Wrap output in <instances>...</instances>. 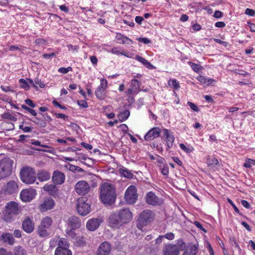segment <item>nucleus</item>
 <instances>
[{
  "label": "nucleus",
  "mask_w": 255,
  "mask_h": 255,
  "mask_svg": "<svg viewBox=\"0 0 255 255\" xmlns=\"http://www.w3.org/2000/svg\"><path fill=\"white\" fill-rule=\"evenodd\" d=\"M100 197L105 204L114 203L116 197L114 186L108 183L103 184L101 187Z\"/></svg>",
  "instance_id": "1"
},
{
  "label": "nucleus",
  "mask_w": 255,
  "mask_h": 255,
  "mask_svg": "<svg viewBox=\"0 0 255 255\" xmlns=\"http://www.w3.org/2000/svg\"><path fill=\"white\" fill-rule=\"evenodd\" d=\"M20 212L21 208L18 203L14 201L9 202L5 207L3 220L7 222H11Z\"/></svg>",
  "instance_id": "2"
},
{
  "label": "nucleus",
  "mask_w": 255,
  "mask_h": 255,
  "mask_svg": "<svg viewBox=\"0 0 255 255\" xmlns=\"http://www.w3.org/2000/svg\"><path fill=\"white\" fill-rule=\"evenodd\" d=\"M13 161L8 157L0 160V180L9 177L12 173Z\"/></svg>",
  "instance_id": "3"
},
{
  "label": "nucleus",
  "mask_w": 255,
  "mask_h": 255,
  "mask_svg": "<svg viewBox=\"0 0 255 255\" xmlns=\"http://www.w3.org/2000/svg\"><path fill=\"white\" fill-rule=\"evenodd\" d=\"M20 175L21 181L27 184L33 183L36 178V173L34 169L29 167H23L21 169Z\"/></svg>",
  "instance_id": "4"
},
{
  "label": "nucleus",
  "mask_w": 255,
  "mask_h": 255,
  "mask_svg": "<svg viewBox=\"0 0 255 255\" xmlns=\"http://www.w3.org/2000/svg\"><path fill=\"white\" fill-rule=\"evenodd\" d=\"M52 222V219L49 217H46L42 220L37 229V233L39 236L46 237L50 235L49 231Z\"/></svg>",
  "instance_id": "5"
},
{
  "label": "nucleus",
  "mask_w": 255,
  "mask_h": 255,
  "mask_svg": "<svg viewBox=\"0 0 255 255\" xmlns=\"http://www.w3.org/2000/svg\"><path fill=\"white\" fill-rule=\"evenodd\" d=\"M87 199L85 197L79 198L77 201L76 209L78 213L84 216L88 214L91 210L90 205L87 203Z\"/></svg>",
  "instance_id": "6"
},
{
  "label": "nucleus",
  "mask_w": 255,
  "mask_h": 255,
  "mask_svg": "<svg viewBox=\"0 0 255 255\" xmlns=\"http://www.w3.org/2000/svg\"><path fill=\"white\" fill-rule=\"evenodd\" d=\"M137 190L134 185L129 186L126 190L125 194V199L128 204H133L137 199Z\"/></svg>",
  "instance_id": "7"
},
{
  "label": "nucleus",
  "mask_w": 255,
  "mask_h": 255,
  "mask_svg": "<svg viewBox=\"0 0 255 255\" xmlns=\"http://www.w3.org/2000/svg\"><path fill=\"white\" fill-rule=\"evenodd\" d=\"M117 213L121 219L120 221L122 222L123 224L129 223L132 219V213L129 208H122Z\"/></svg>",
  "instance_id": "8"
},
{
  "label": "nucleus",
  "mask_w": 255,
  "mask_h": 255,
  "mask_svg": "<svg viewBox=\"0 0 255 255\" xmlns=\"http://www.w3.org/2000/svg\"><path fill=\"white\" fill-rule=\"evenodd\" d=\"M154 217V213L150 210H144L140 213L138 218V222L140 225H146L150 222Z\"/></svg>",
  "instance_id": "9"
},
{
  "label": "nucleus",
  "mask_w": 255,
  "mask_h": 255,
  "mask_svg": "<svg viewBox=\"0 0 255 255\" xmlns=\"http://www.w3.org/2000/svg\"><path fill=\"white\" fill-rule=\"evenodd\" d=\"M18 188L17 182L14 180H11L2 187L1 190L6 194L11 195L16 193Z\"/></svg>",
  "instance_id": "10"
},
{
  "label": "nucleus",
  "mask_w": 255,
  "mask_h": 255,
  "mask_svg": "<svg viewBox=\"0 0 255 255\" xmlns=\"http://www.w3.org/2000/svg\"><path fill=\"white\" fill-rule=\"evenodd\" d=\"M75 191L77 194L81 195H85L90 190V186L88 183L84 180L78 181L75 186Z\"/></svg>",
  "instance_id": "11"
},
{
  "label": "nucleus",
  "mask_w": 255,
  "mask_h": 255,
  "mask_svg": "<svg viewBox=\"0 0 255 255\" xmlns=\"http://www.w3.org/2000/svg\"><path fill=\"white\" fill-rule=\"evenodd\" d=\"M121 219L117 213H114L111 214L108 219V221L109 226L112 228H119L123 225Z\"/></svg>",
  "instance_id": "12"
},
{
  "label": "nucleus",
  "mask_w": 255,
  "mask_h": 255,
  "mask_svg": "<svg viewBox=\"0 0 255 255\" xmlns=\"http://www.w3.org/2000/svg\"><path fill=\"white\" fill-rule=\"evenodd\" d=\"M36 193V190L34 189H24L20 193V198L23 201L28 202L34 198Z\"/></svg>",
  "instance_id": "13"
},
{
  "label": "nucleus",
  "mask_w": 255,
  "mask_h": 255,
  "mask_svg": "<svg viewBox=\"0 0 255 255\" xmlns=\"http://www.w3.org/2000/svg\"><path fill=\"white\" fill-rule=\"evenodd\" d=\"M162 253L164 255H179V251L176 245L170 244L164 246Z\"/></svg>",
  "instance_id": "14"
},
{
  "label": "nucleus",
  "mask_w": 255,
  "mask_h": 255,
  "mask_svg": "<svg viewBox=\"0 0 255 255\" xmlns=\"http://www.w3.org/2000/svg\"><path fill=\"white\" fill-rule=\"evenodd\" d=\"M146 201L147 204L152 206L160 205L162 204L161 200L152 192H149L146 194Z\"/></svg>",
  "instance_id": "15"
},
{
  "label": "nucleus",
  "mask_w": 255,
  "mask_h": 255,
  "mask_svg": "<svg viewBox=\"0 0 255 255\" xmlns=\"http://www.w3.org/2000/svg\"><path fill=\"white\" fill-rule=\"evenodd\" d=\"M65 179L64 174L60 171L55 170L53 172L52 180L55 185H60L64 183Z\"/></svg>",
  "instance_id": "16"
},
{
  "label": "nucleus",
  "mask_w": 255,
  "mask_h": 255,
  "mask_svg": "<svg viewBox=\"0 0 255 255\" xmlns=\"http://www.w3.org/2000/svg\"><path fill=\"white\" fill-rule=\"evenodd\" d=\"M161 130L159 127H154L150 129L145 135L146 140H151L159 136Z\"/></svg>",
  "instance_id": "17"
},
{
  "label": "nucleus",
  "mask_w": 255,
  "mask_h": 255,
  "mask_svg": "<svg viewBox=\"0 0 255 255\" xmlns=\"http://www.w3.org/2000/svg\"><path fill=\"white\" fill-rule=\"evenodd\" d=\"M111 251V245L107 242L101 244L97 250L98 255H109Z\"/></svg>",
  "instance_id": "18"
},
{
  "label": "nucleus",
  "mask_w": 255,
  "mask_h": 255,
  "mask_svg": "<svg viewBox=\"0 0 255 255\" xmlns=\"http://www.w3.org/2000/svg\"><path fill=\"white\" fill-rule=\"evenodd\" d=\"M22 227L27 233H31L34 228V223L33 221L27 217L22 222Z\"/></svg>",
  "instance_id": "19"
},
{
  "label": "nucleus",
  "mask_w": 255,
  "mask_h": 255,
  "mask_svg": "<svg viewBox=\"0 0 255 255\" xmlns=\"http://www.w3.org/2000/svg\"><path fill=\"white\" fill-rule=\"evenodd\" d=\"M68 225L72 230H75L80 227L81 223L78 217L72 216L68 218Z\"/></svg>",
  "instance_id": "20"
},
{
  "label": "nucleus",
  "mask_w": 255,
  "mask_h": 255,
  "mask_svg": "<svg viewBox=\"0 0 255 255\" xmlns=\"http://www.w3.org/2000/svg\"><path fill=\"white\" fill-rule=\"evenodd\" d=\"M0 242L12 246L15 243V239L11 234L4 233L0 236Z\"/></svg>",
  "instance_id": "21"
},
{
  "label": "nucleus",
  "mask_w": 255,
  "mask_h": 255,
  "mask_svg": "<svg viewBox=\"0 0 255 255\" xmlns=\"http://www.w3.org/2000/svg\"><path fill=\"white\" fill-rule=\"evenodd\" d=\"M54 201L51 198L45 199L41 205L40 209L42 211H46L50 210L54 206Z\"/></svg>",
  "instance_id": "22"
},
{
  "label": "nucleus",
  "mask_w": 255,
  "mask_h": 255,
  "mask_svg": "<svg viewBox=\"0 0 255 255\" xmlns=\"http://www.w3.org/2000/svg\"><path fill=\"white\" fill-rule=\"evenodd\" d=\"M100 226V220L97 218H93L88 221L86 224L87 229L91 231L96 230Z\"/></svg>",
  "instance_id": "23"
},
{
  "label": "nucleus",
  "mask_w": 255,
  "mask_h": 255,
  "mask_svg": "<svg viewBox=\"0 0 255 255\" xmlns=\"http://www.w3.org/2000/svg\"><path fill=\"white\" fill-rule=\"evenodd\" d=\"M163 133L164 136L166 137V142L167 147L168 148H170L173 145V143L174 141V137L170 133L169 130L167 129H164Z\"/></svg>",
  "instance_id": "24"
},
{
  "label": "nucleus",
  "mask_w": 255,
  "mask_h": 255,
  "mask_svg": "<svg viewBox=\"0 0 255 255\" xmlns=\"http://www.w3.org/2000/svg\"><path fill=\"white\" fill-rule=\"evenodd\" d=\"M37 176L40 181H45L49 180L50 178V174L49 172L45 170L39 171Z\"/></svg>",
  "instance_id": "25"
},
{
  "label": "nucleus",
  "mask_w": 255,
  "mask_h": 255,
  "mask_svg": "<svg viewBox=\"0 0 255 255\" xmlns=\"http://www.w3.org/2000/svg\"><path fill=\"white\" fill-rule=\"evenodd\" d=\"M43 190L52 196L55 195L57 193V189L55 184H46L43 187Z\"/></svg>",
  "instance_id": "26"
},
{
  "label": "nucleus",
  "mask_w": 255,
  "mask_h": 255,
  "mask_svg": "<svg viewBox=\"0 0 255 255\" xmlns=\"http://www.w3.org/2000/svg\"><path fill=\"white\" fill-rule=\"evenodd\" d=\"M134 58L141 63L143 65H144L149 69H153L155 68V67L149 62L146 60L145 58L139 55H136Z\"/></svg>",
  "instance_id": "27"
},
{
  "label": "nucleus",
  "mask_w": 255,
  "mask_h": 255,
  "mask_svg": "<svg viewBox=\"0 0 255 255\" xmlns=\"http://www.w3.org/2000/svg\"><path fill=\"white\" fill-rule=\"evenodd\" d=\"M116 39L118 41V43L120 44H128L129 43H128L127 41H128L130 42L131 43H132V41L128 38L127 36H125L124 35H122V34L118 33L117 34V35L116 36Z\"/></svg>",
  "instance_id": "28"
},
{
  "label": "nucleus",
  "mask_w": 255,
  "mask_h": 255,
  "mask_svg": "<svg viewBox=\"0 0 255 255\" xmlns=\"http://www.w3.org/2000/svg\"><path fill=\"white\" fill-rule=\"evenodd\" d=\"M12 253L13 255H27V254L26 250L19 245L14 247Z\"/></svg>",
  "instance_id": "29"
},
{
  "label": "nucleus",
  "mask_w": 255,
  "mask_h": 255,
  "mask_svg": "<svg viewBox=\"0 0 255 255\" xmlns=\"http://www.w3.org/2000/svg\"><path fill=\"white\" fill-rule=\"evenodd\" d=\"M198 252V248L195 245H191L184 252L183 255H196Z\"/></svg>",
  "instance_id": "30"
},
{
  "label": "nucleus",
  "mask_w": 255,
  "mask_h": 255,
  "mask_svg": "<svg viewBox=\"0 0 255 255\" xmlns=\"http://www.w3.org/2000/svg\"><path fill=\"white\" fill-rule=\"evenodd\" d=\"M119 171L120 174L125 177L128 179L133 178V174L126 168L123 167L119 169Z\"/></svg>",
  "instance_id": "31"
},
{
  "label": "nucleus",
  "mask_w": 255,
  "mask_h": 255,
  "mask_svg": "<svg viewBox=\"0 0 255 255\" xmlns=\"http://www.w3.org/2000/svg\"><path fill=\"white\" fill-rule=\"evenodd\" d=\"M72 252L69 249L56 248L54 255H72Z\"/></svg>",
  "instance_id": "32"
},
{
  "label": "nucleus",
  "mask_w": 255,
  "mask_h": 255,
  "mask_svg": "<svg viewBox=\"0 0 255 255\" xmlns=\"http://www.w3.org/2000/svg\"><path fill=\"white\" fill-rule=\"evenodd\" d=\"M105 89L102 87H98L95 91L96 96L100 100H103L105 97Z\"/></svg>",
  "instance_id": "33"
},
{
  "label": "nucleus",
  "mask_w": 255,
  "mask_h": 255,
  "mask_svg": "<svg viewBox=\"0 0 255 255\" xmlns=\"http://www.w3.org/2000/svg\"><path fill=\"white\" fill-rule=\"evenodd\" d=\"M130 112L128 110H125L118 115V117L121 122L126 121L129 116Z\"/></svg>",
  "instance_id": "34"
},
{
  "label": "nucleus",
  "mask_w": 255,
  "mask_h": 255,
  "mask_svg": "<svg viewBox=\"0 0 255 255\" xmlns=\"http://www.w3.org/2000/svg\"><path fill=\"white\" fill-rule=\"evenodd\" d=\"M197 80L202 84H205L207 86L209 85L215 80L211 78H206L204 76H199L197 77Z\"/></svg>",
  "instance_id": "35"
},
{
  "label": "nucleus",
  "mask_w": 255,
  "mask_h": 255,
  "mask_svg": "<svg viewBox=\"0 0 255 255\" xmlns=\"http://www.w3.org/2000/svg\"><path fill=\"white\" fill-rule=\"evenodd\" d=\"M1 117L3 119L7 120L12 122H16L17 121V118L9 112L4 113L1 115Z\"/></svg>",
  "instance_id": "36"
},
{
  "label": "nucleus",
  "mask_w": 255,
  "mask_h": 255,
  "mask_svg": "<svg viewBox=\"0 0 255 255\" xmlns=\"http://www.w3.org/2000/svg\"><path fill=\"white\" fill-rule=\"evenodd\" d=\"M58 247L57 248L68 249L69 244L67 239L61 238L58 243Z\"/></svg>",
  "instance_id": "37"
},
{
  "label": "nucleus",
  "mask_w": 255,
  "mask_h": 255,
  "mask_svg": "<svg viewBox=\"0 0 255 255\" xmlns=\"http://www.w3.org/2000/svg\"><path fill=\"white\" fill-rule=\"evenodd\" d=\"M31 121L41 128H44L47 125L46 123L43 120L37 118H34L33 120H31Z\"/></svg>",
  "instance_id": "38"
},
{
  "label": "nucleus",
  "mask_w": 255,
  "mask_h": 255,
  "mask_svg": "<svg viewBox=\"0 0 255 255\" xmlns=\"http://www.w3.org/2000/svg\"><path fill=\"white\" fill-rule=\"evenodd\" d=\"M131 88H133V89L134 90V93L138 92V90H139V82L136 79H133L131 81V84L130 86Z\"/></svg>",
  "instance_id": "39"
},
{
  "label": "nucleus",
  "mask_w": 255,
  "mask_h": 255,
  "mask_svg": "<svg viewBox=\"0 0 255 255\" xmlns=\"http://www.w3.org/2000/svg\"><path fill=\"white\" fill-rule=\"evenodd\" d=\"M168 85L172 87L174 89L177 90L179 88V83L175 79L169 80Z\"/></svg>",
  "instance_id": "40"
},
{
  "label": "nucleus",
  "mask_w": 255,
  "mask_h": 255,
  "mask_svg": "<svg viewBox=\"0 0 255 255\" xmlns=\"http://www.w3.org/2000/svg\"><path fill=\"white\" fill-rule=\"evenodd\" d=\"M207 164L208 166L217 165L219 164V161L216 158H208L207 160Z\"/></svg>",
  "instance_id": "41"
},
{
  "label": "nucleus",
  "mask_w": 255,
  "mask_h": 255,
  "mask_svg": "<svg viewBox=\"0 0 255 255\" xmlns=\"http://www.w3.org/2000/svg\"><path fill=\"white\" fill-rule=\"evenodd\" d=\"M188 64L192 68L193 70L196 72H198L202 68L200 65L193 63L192 62H188Z\"/></svg>",
  "instance_id": "42"
},
{
  "label": "nucleus",
  "mask_w": 255,
  "mask_h": 255,
  "mask_svg": "<svg viewBox=\"0 0 255 255\" xmlns=\"http://www.w3.org/2000/svg\"><path fill=\"white\" fill-rule=\"evenodd\" d=\"M19 83L21 84L20 87L21 88L24 89L26 90H28L29 89V86L27 83V82L23 79H20L19 80Z\"/></svg>",
  "instance_id": "43"
},
{
  "label": "nucleus",
  "mask_w": 255,
  "mask_h": 255,
  "mask_svg": "<svg viewBox=\"0 0 255 255\" xmlns=\"http://www.w3.org/2000/svg\"><path fill=\"white\" fill-rule=\"evenodd\" d=\"M69 169L70 171L75 172L76 171H78L79 172H82L84 171V170L82 168L74 165H70Z\"/></svg>",
  "instance_id": "44"
},
{
  "label": "nucleus",
  "mask_w": 255,
  "mask_h": 255,
  "mask_svg": "<svg viewBox=\"0 0 255 255\" xmlns=\"http://www.w3.org/2000/svg\"><path fill=\"white\" fill-rule=\"evenodd\" d=\"M179 146L180 148L186 153H190L194 150V148L193 147H187L183 143H180Z\"/></svg>",
  "instance_id": "45"
},
{
  "label": "nucleus",
  "mask_w": 255,
  "mask_h": 255,
  "mask_svg": "<svg viewBox=\"0 0 255 255\" xmlns=\"http://www.w3.org/2000/svg\"><path fill=\"white\" fill-rule=\"evenodd\" d=\"M21 108L23 109H24L25 110H26L27 111H28L29 113H30L32 115L34 116H36V115H37V113L33 109L28 107L27 106H26V105H21Z\"/></svg>",
  "instance_id": "46"
},
{
  "label": "nucleus",
  "mask_w": 255,
  "mask_h": 255,
  "mask_svg": "<svg viewBox=\"0 0 255 255\" xmlns=\"http://www.w3.org/2000/svg\"><path fill=\"white\" fill-rule=\"evenodd\" d=\"M179 250H184L186 248V244L182 240H178L177 245H176Z\"/></svg>",
  "instance_id": "47"
},
{
  "label": "nucleus",
  "mask_w": 255,
  "mask_h": 255,
  "mask_svg": "<svg viewBox=\"0 0 255 255\" xmlns=\"http://www.w3.org/2000/svg\"><path fill=\"white\" fill-rule=\"evenodd\" d=\"M34 84L35 85H38L41 88H43L45 87L44 83L38 78H35L34 79Z\"/></svg>",
  "instance_id": "48"
},
{
  "label": "nucleus",
  "mask_w": 255,
  "mask_h": 255,
  "mask_svg": "<svg viewBox=\"0 0 255 255\" xmlns=\"http://www.w3.org/2000/svg\"><path fill=\"white\" fill-rule=\"evenodd\" d=\"M72 70V69L71 67H68L67 68L61 67L59 68L58 72L63 74H66L69 71H71Z\"/></svg>",
  "instance_id": "49"
},
{
  "label": "nucleus",
  "mask_w": 255,
  "mask_h": 255,
  "mask_svg": "<svg viewBox=\"0 0 255 255\" xmlns=\"http://www.w3.org/2000/svg\"><path fill=\"white\" fill-rule=\"evenodd\" d=\"M160 170L162 174L164 175H167L169 173L168 167L167 165H163V167L160 166Z\"/></svg>",
  "instance_id": "50"
},
{
  "label": "nucleus",
  "mask_w": 255,
  "mask_h": 255,
  "mask_svg": "<svg viewBox=\"0 0 255 255\" xmlns=\"http://www.w3.org/2000/svg\"><path fill=\"white\" fill-rule=\"evenodd\" d=\"M187 104L190 107V108L194 111L197 112L199 111L198 107L194 103L191 102H188L187 103Z\"/></svg>",
  "instance_id": "51"
},
{
  "label": "nucleus",
  "mask_w": 255,
  "mask_h": 255,
  "mask_svg": "<svg viewBox=\"0 0 255 255\" xmlns=\"http://www.w3.org/2000/svg\"><path fill=\"white\" fill-rule=\"evenodd\" d=\"M0 255H13L12 252L9 251H7L4 248L0 249Z\"/></svg>",
  "instance_id": "52"
},
{
  "label": "nucleus",
  "mask_w": 255,
  "mask_h": 255,
  "mask_svg": "<svg viewBox=\"0 0 255 255\" xmlns=\"http://www.w3.org/2000/svg\"><path fill=\"white\" fill-rule=\"evenodd\" d=\"M77 103L79 106L82 108H87L88 106L87 103L84 100L78 101Z\"/></svg>",
  "instance_id": "53"
},
{
  "label": "nucleus",
  "mask_w": 255,
  "mask_h": 255,
  "mask_svg": "<svg viewBox=\"0 0 255 255\" xmlns=\"http://www.w3.org/2000/svg\"><path fill=\"white\" fill-rule=\"evenodd\" d=\"M55 56H56V54L54 52H52V53H51L49 54L45 53L42 55V57L45 59H50V58L55 57Z\"/></svg>",
  "instance_id": "54"
},
{
  "label": "nucleus",
  "mask_w": 255,
  "mask_h": 255,
  "mask_svg": "<svg viewBox=\"0 0 255 255\" xmlns=\"http://www.w3.org/2000/svg\"><path fill=\"white\" fill-rule=\"evenodd\" d=\"M245 13L250 16H254L255 14V11L250 8H247L245 10Z\"/></svg>",
  "instance_id": "55"
},
{
  "label": "nucleus",
  "mask_w": 255,
  "mask_h": 255,
  "mask_svg": "<svg viewBox=\"0 0 255 255\" xmlns=\"http://www.w3.org/2000/svg\"><path fill=\"white\" fill-rule=\"evenodd\" d=\"M77 242L80 246H84L85 244V240L84 237H79L77 238Z\"/></svg>",
  "instance_id": "56"
},
{
  "label": "nucleus",
  "mask_w": 255,
  "mask_h": 255,
  "mask_svg": "<svg viewBox=\"0 0 255 255\" xmlns=\"http://www.w3.org/2000/svg\"><path fill=\"white\" fill-rule=\"evenodd\" d=\"M227 200H228V202L232 206V207H233V208H234V210L235 211V212L236 213H239L240 211H239V209L234 204L233 201L230 199H229V198H228Z\"/></svg>",
  "instance_id": "57"
},
{
  "label": "nucleus",
  "mask_w": 255,
  "mask_h": 255,
  "mask_svg": "<svg viewBox=\"0 0 255 255\" xmlns=\"http://www.w3.org/2000/svg\"><path fill=\"white\" fill-rule=\"evenodd\" d=\"M163 237H165L168 240H172L174 238V235L172 233H168L165 234Z\"/></svg>",
  "instance_id": "58"
},
{
  "label": "nucleus",
  "mask_w": 255,
  "mask_h": 255,
  "mask_svg": "<svg viewBox=\"0 0 255 255\" xmlns=\"http://www.w3.org/2000/svg\"><path fill=\"white\" fill-rule=\"evenodd\" d=\"M194 224L199 229L203 231L204 232L206 233L207 231L204 228L202 225L198 221H195Z\"/></svg>",
  "instance_id": "59"
},
{
  "label": "nucleus",
  "mask_w": 255,
  "mask_h": 255,
  "mask_svg": "<svg viewBox=\"0 0 255 255\" xmlns=\"http://www.w3.org/2000/svg\"><path fill=\"white\" fill-rule=\"evenodd\" d=\"M25 103L31 108H34L36 107V105L34 104L32 101L29 99H26Z\"/></svg>",
  "instance_id": "60"
},
{
  "label": "nucleus",
  "mask_w": 255,
  "mask_h": 255,
  "mask_svg": "<svg viewBox=\"0 0 255 255\" xmlns=\"http://www.w3.org/2000/svg\"><path fill=\"white\" fill-rule=\"evenodd\" d=\"M13 236L15 238H20L21 237V231L20 230H15L13 232Z\"/></svg>",
  "instance_id": "61"
},
{
  "label": "nucleus",
  "mask_w": 255,
  "mask_h": 255,
  "mask_svg": "<svg viewBox=\"0 0 255 255\" xmlns=\"http://www.w3.org/2000/svg\"><path fill=\"white\" fill-rule=\"evenodd\" d=\"M137 40L139 41L143 42L144 44H148L150 42V41L147 39V38H137Z\"/></svg>",
  "instance_id": "62"
},
{
  "label": "nucleus",
  "mask_w": 255,
  "mask_h": 255,
  "mask_svg": "<svg viewBox=\"0 0 255 255\" xmlns=\"http://www.w3.org/2000/svg\"><path fill=\"white\" fill-rule=\"evenodd\" d=\"M52 103L55 106H56L61 109H63V110H66V108L64 106H62L61 104H60L58 102H57L56 100H53L52 101Z\"/></svg>",
  "instance_id": "63"
},
{
  "label": "nucleus",
  "mask_w": 255,
  "mask_h": 255,
  "mask_svg": "<svg viewBox=\"0 0 255 255\" xmlns=\"http://www.w3.org/2000/svg\"><path fill=\"white\" fill-rule=\"evenodd\" d=\"M241 204L242 205L247 209H249L251 207L250 204L249 203L245 200H241Z\"/></svg>",
  "instance_id": "64"
}]
</instances>
